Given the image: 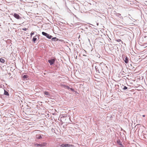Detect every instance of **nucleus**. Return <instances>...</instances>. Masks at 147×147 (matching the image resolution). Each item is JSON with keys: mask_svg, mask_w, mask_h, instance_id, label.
<instances>
[{"mask_svg": "<svg viewBox=\"0 0 147 147\" xmlns=\"http://www.w3.org/2000/svg\"><path fill=\"white\" fill-rule=\"evenodd\" d=\"M60 146V147H69L73 146V145L69 144H63L61 145Z\"/></svg>", "mask_w": 147, "mask_h": 147, "instance_id": "f257e3e1", "label": "nucleus"}, {"mask_svg": "<svg viewBox=\"0 0 147 147\" xmlns=\"http://www.w3.org/2000/svg\"><path fill=\"white\" fill-rule=\"evenodd\" d=\"M42 34L43 35L46 36L49 39H51L52 37V36L51 35H50L49 34H48L44 32H42Z\"/></svg>", "mask_w": 147, "mask_h": 147, "instance_id": "f03ea898", "label": "nucleus"}, {"mask_svg": "<svg viewBox=\"0 0 147 147\" xmlns=\"http://www.w3.org/2000/svg\"><path fill=\"white\" fill-rule=\"evenodd\" d=\"M13 16L15 18L17 19H21L22 18L18 14L16 13H14Z\"/></svg>", "mask_w": 147, "mask_h": 147, "instance_id": "7ed1b4c3", "label": "nucleus"}, {"mask_svg": "<svg viewBox=\"0 0 147 147\" xmlns=\"http://www.w3.org/2000/svg\"><path fill=\"white\" fill-rule=\"evenodd\" d=\"M55 61V60L54 59H52L51 60H48V62L50 63L51 65L53 64Z\"/></svg>", "mask_w": 147, "mask_h": 147, "instance_id": "20e7f679", "label": "nucleus"}, {"mask_svg": "<svg viewBox=\"0 0 147 147\" xmlns=\"http://www.w3.org/2000/svg\"><path fill=\"white\" fill-rule=\"evenodd\" d=\"M34 146H40V147H42L44 146V145L41 144H34Z\"/></svg>", "mask_w": 147, "mask_h": 147, "instance_id": "39448f33", "label": "nucleus"}, {"mask_svg": "<svg viewBox=\"0 0 147 147\" xmlns=\"http://www.w3.org/2000/svg\"><path fill=\"white\" fill-rule=\"evenodd\" d=\"M36 138L37 139H39L42 138L40 135V134H38L36 135Z\"/></svg>", "mask_w": 147, "mask_h": 147, "instance_id": "423d86ee", "label": "nucleus"}, {"mask_svg": "<svg viewBox=\"0 0 147 147\" xmlns=\"http://www.w3.org/2000/svg\"><path fill=\"white\" fill-rule=\"evenodd\" d=\"M124 61L126 63H128V60L127 57H125Z\"/></svg>", "mask_w": 147, "mask_h": 147, "instance_id": "0eeeda50", "label": "nucleus"}, {"mask_svg": "<svg viewBox=\"0 0 147 147\" xmlns=\"http://www.w3.org/2000/svg\"><path fill=\"white\" fill-rule=\"evenodd\" d=\"M37 36H36L33 38V41L34 42H35V41L36 40L37 38L36 37Z\"/></svg>", "mask_w": 147, "mask_h": 147, "instance_id": "6e6552de", "label": "nucleus"}, {"mask_svg": "<svg viewBox=\"0 0 147 147\" xmlns=\"http://www.w3.org/2000/svg\"><path fill=\"white\" fill-rule=\"evenodd\" d=\"M0 61L1 63H3L5 62V60L1 58L0 59Z\"/></svg>", "mask_w": 147, "mask_h": 147, "instance_id": "1a4fd4ad", "label": "nucleus"}, {"mask_svg": "<svg viewBox=\"0 0 147 147\" xmlns=\"http://www.w3.org/2000/svg\"><path fill=\"white\" fill-rule=\"evenodd\" d=\"M4 94L6 95H9L8 92L7 91H6L5 90H4Z\"/></svg>", "mask_w": 147, "mask_h": 147, "instance_id": "9d476101", "label": "nucleus"}, {"mask_svg": "<svg viewBox=\"0 0 147 147\" xmlns=\"http://www.w3.org/2000/svg\"><path fill=\"white\" fill-rule=\"evenodd\" d=\"M44 94L45 95H49V92L47 91H45L44 92Z\"/></svg>", "mask_w": 147, "mask_h": 147, "instance_id": "9b49d317", "label": "nucleus"}, {"mask_svg": "<svg viewBox=\"0 0 147 147\" xmlns=\"http://www.w3.org/2000/svg\"><path fill=\"white\" fill-rule=\"evenodd\" d=\"M28 76L27 75H24L23 76V79H27L28 78Z\"/></svg>", "mask_w": 147, "mask_h": 147, "instance_id": "f8f14e48", "label": "nucleus"}, {"mask_svg": "<svg viewBox=\"0 0 147 147\" xmlns=\"http://www.w3.org/2000/svg\"><path fill=\"white\" fill-rule=\"evenodd\" d=\"M116 41H117V42H122V43H123V42L121 41V40L120 39H117L115 40Z\"/></svg>", "mask_w": 147, "mask_h": 147, "instance_id": "ddd939ff", "label": "nucleus"}, {"mask_svg": "<svg viewBox=\"0 0 147 147\" xmlns=\"http://www.w3.org/2000/svg\"><path fill=\"white\" fill-rule=\"evenodd\" d=\"M64 87L67 89L70 88L69 87L67 86L64 85Z\"/></svg>", "mask_w": 147, "mask_h": 147, "instance_id": "4468645a", "label": "nucleus"}, {"mask_svg": "<svg viewBox=\"0 0 147 147\" xmlns=\"http://www.w3.org/2000/svg\"><path fill=\"white\" fill-rule=\"evenodd\" d=\"M34 32H31V34H30V35H31V37H32V35H33L34 34Z\"/></svg>", "mask_w": 147, "mask_h": 147, "instance_id": "2eb2a0df", "label": "nucleus"}, {"mask_svg": "<svg viewBox=\"0 0 147 147\" xmlns=\"http://www.w3.org/2000/svg\"><path fill=\"white\" fill-rule=\"evenodd\" d=\"M117 143L118 144H119L120 145H122L121 143L119 141H117Z\"/></svg>", "mask_w": 147, "mask_h": 147, "instance_id": "dca6fc26", "label": "nucleus"}, {"mask_svg": "<svg viewBox=\"0 0 147 147\" xmlns=\"http://www.w3.org/2000/svg\"><path fill=\"white\" fill-rule=\"evenodd\" d=\"M127 89V88L125 86H124L123 88V89L124 90H126Z\"/></svg>", "mask_w": 147, "mask_h": 147, "instance_id": "f3484780", "label": "nucleus"}, {"mask_svg": "<svg viewBox=\"0 0 147 147\" xmlns=\"http://www.w3.org/2000/svg\"><path fill=\"white\" fill-rule=\"evenodd\" d=\"M22 30L24 31H26L27 30V29L26 28H24L22 29Z\"/></svg>", "mask_w": 147, "mask_h": 147, "instance_id": "a211bd4d", "label": "nucleus"}, {"mask_svg": "<svg viewBox=\"0 0 147 147\" xmlns=\"http://www.w3.org/2000/svg\"><path fill=\"white\" fill-rule=\"evenodd\" d=\"M70 89L72 91H74V89L72 88H70Z\"/></svg>", "mask_w": 147, "mask_h": 147, "instance_id": "6ab92c4d", "label": "nucleus"}, {"mask_svg": "<svg viewBox=\"0 0 147 147\" xmlns=\"http://www.w3.org/2000/svg\"><path fill=\"white\" fill-rule=\"evenodd\" d=\"M117 16L119 17L120 16H121V14H119V13H118L117 14Z\"/></svg>", "mask_w": 147, "mask_h": 147, "instance_id": "aec40b11", "label": "nucleus"}, {"mask_svg": "<svg viewBox=\"0 0 147 147\" xmlns=\"http://www.w3.org/2000/svg\"><path fill=\"white\" fill-rule=\"evenodd\" d=\"M121 147H123V146L122 144V145H120Z\"/></svg>", "mask_w": 147, "mask_h": 147, "instance_id": "412c9836", "label": "nucleus"}, {"mask_svg": "<svg viewBox=\"0 0 147 147\" xmlns=\"http://www.w3.org/2000/svg\"><path fill=\"white\" fill-rule=\"evenodd\" d=\"M142 116H143V117H145V115H142Z\"/></svg>", "mask_w": 147, "mask_h": 147, "instance_id": "4be33fe9", "label": "nucleus"}, {"mask_svg": "<svg viewBox=\"0 0 147 147\" xmlns=\"http://www.w3.org/2000/svg\"><path fill=\"white\" fill-rule=\"evenodd\" d=\"M83 56H86V55H83Z\"/></svg>", "mask_w": 147, "mask_h": 147, "instance_id": "5701e85b", "label": "nucleus"}]
</instances>
